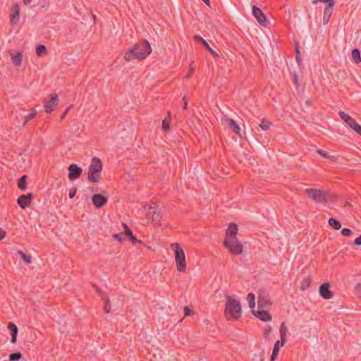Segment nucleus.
I'll use <instances>...</instances> for the list:
<instances>
[{
    "instance_id": "e433bc0d",
    "label": "nucleus",
    "mask_w": 361,
    "mask_h": 361,
    "mask_svg": "<svg viewBox=\"0 0 361 361\" xmlns=\"http://www.w3.org/2000/svg\"><path fill=\"white\" fill-rule=\"evenodd\" d=\"M22 357L20 353H13L9 355L10 361H18Z\"/></svg>"
},
{
    "instance_id": "9b49d317",
    "label": "nucleus",
    "mask_w": 361,
    "mask_h": 361,
    "mask_svg": "<svg viewBox=\"0 0 361 361\" xmlns=\"http://www.w3.org/2000/svg\"><path fill=\"white\" fill-rule=\"evenodd\" d=\"M68 178L71 180H75L80 176L82 173V169L76 164H71L68 167Z\"/></svg>"
},
{
    "instance_id": "c03bdc74",
    "label": "nucleus",
    "mask_w": 361,
    "mask_h": 361,
    "mask_svg": "<svg viewBox=\"0 0 361 361\" xmlns=\"http://www.w3.org/2000/svg\"><path fill=\"white\" fill-rule=\"evenodd\" d=\"M104 310L107 313L110 312L109 299L107 297L105 298Z\"/></svg>"
},
{
    "instance_id": "58836bf2",
    "label": "nucleus",
    "mask_w": 361,
    "mask_h": 361,
    "mask_svg": "<svg viewBox=\"0 0 361 361\" xmlns=\"http://www.w3.org/2000/svg\"><path fill=\"white\" fill-rule=\"evenodd\" d=\"M341 233L343 236H350L353 234V231L350 228H344L341 230Z\"/></svg>"
},
{
    "instance_id": "5701e85b",
    "label": "nucleus",
    "mask_w": 361,
    "mask_h": 361,
    "mask_svg": "<svg viewBox=\"0 0 361 361\" xmlns=\"http://www.w3.org/2000/svg\"><path fill=\"white\" fill-rule=\"evenodd\" d=\"M352 61L355 64H360L361 63V54L360 50L358 48H354L351 52Z\"/></svg>"
},
{
    "instance_id": "8fccbe9b",
    "label": "nucleus",
    "mask_w": 361,
    "mask_h": 361,
    "mask_svg": "<svg viewBox=\"0 0 361 361\" xmlns=\"http://www.w3.org/2000/svg\"><path fill=\"white\" fill-rule=\"evenodd\" d=\"M293 82H294L295 85H296V87H298V80L297 75L295 73H294V75H293Z\"/></svg>"
},
{
    "instance_id": "1a4fd4ad",
    "label": "nucleus",
    "mask_w": 361,
    "mask_h": 361,
    "mask_svg": "<svg viewBox=\"0 0 361 361\" xmlns=\"http://www.w3.org/2000/svg\"><path fill=\"white\" fill-rule=\"evenodd\" d=\"M238 233V225L235 223H231L226 231V238L229 241L238 239L236 235Z\"/></svg>"
},
{
    "instance_id": "37998d69",
    "label": "nucleus",
    "mask_w": 361,
    "mask_h": 361,
    "mask_svg": "<svg viewBox=\"0 0 361 361\" xmlns=\"http://www.w3.org/2000/svg\"><path fill=\"white\" fill-rule=\"evenodd\" d=\"M317 153L319 154H320L322 157H325V158H328L329 159V158L331 157V156L329 154L328 152H326V151H324L322 149H318L317 150Z\"/></svg>"
},
{
    "instance_id": "4468645a",
    "label": "nucleus",
    "mask_w": 361,
    "mask_h": 361,
    "mask_svg": "<svg viewBox=\"0 0 361 361\" xmlns=\"http://www.w3.org/2000/svg\"><path fill=\"white\" fill-rule=\"evenodd\" d=\"M59 103V98L57 94H53L51 95L50 99L44 103L45 111L50 114L53 110L54 107Z\"/></svg>"
},
{
    "instance_id": "20e7f679",
    "label": "nucleus",
    "mask_w": 361,
    "mask_h": 361,
    "mask_svg": "<svg viewBox=\"0 0 361 361\" xmlns=\"http://www.w3.org/2000/svg\"><path fill=\"white\" fill-rule=\"evenodd\" d=\"M305 192L315 202L326 204L329 201L328 196L320 189L307 188Z\"/></svg>"
},
{
    "instance_id": "7ed1b4c3",
    "label": "nucleus",
    "mask_w": 361,
    "mask_h": 361,
    "mask_svg": "<svg viewBox=\"0 0 361 361\" xmlns=\"http://www.w3.org/2000/svg\"><path fill=\"white\" fill-rule=\"evenodd\" d=\"M102 170V162L100 159L94 157L88 169V180L92 183L99 181Z\"/></svg>"
},
{
    "instance_id": "ddd939ff",
    "label": "nucleus",
    "mask_w": 361,
    "mask_h": 361,
    "mask_svg": "<svg viewBox=\"0 0 361 361\" xmlns=\"http://www.w3.org/2000/svg\"><path fill=\"white\" fill-rule=\"evenodd\" d=\"M92 201L94 207L99 209L107 203L108 199L102 194H95L92 197Z\"/></svg>"
},
{
    "instance_id": "79ce46f5",
    "label": "nucleus",
    "mask_w": 361,
    "mask_h": 361,
    "mask_svg": "<svg viewBox=\"0 0 361 361\" xmlns=\"http://www.w3.org/2000/svg\"><path fill=\"white\" fill-rule=\"evenodd\" d=\"M319 1L325 3L326 4L336 3L334 0H313L312 4H316Z\"/></svg>"
},
{
    "instance_id": "9d476101",
    "label": "nucleus",
    "mask_w": 361,
    "mask_h": 361,
    "mask_svg": "<svg viewBox=\"0 0 361 361\" xmlns=\"http://www.w3.org/2000/svg\"><path fill=\"white\" fill-rule=\"evenodd\" d=\"M268 308L258 309L257 311L252 310V313L258 317L260 320L264 322H269L271 320V315L269 313Z\"/></svg>"
},
{
    "instance_id": "72a5a7b5",
    "label": "nucleus",
    "mask_w": 361,
    "mask_h": 361,
    "mask_svg": "<svg viewBox=\"0 0 361 361\" xmlns=\"http://www.w3.org/2000/svg\"><path fill=\"white\" fill-rule=\"evenodd\" d=\"M295 60L298 62V65H300V63L302 62V60L300 58V52L299 50L298 42H295Z\"/></svg>"
},
{
    "instance_id": "49530a36",
    "label": "nucleus",
    "mask_w": 361,
    "mask_h": 361,
    "mask_svg": "<svg viewBox=\"0 0 361 361\" xmlns=\"http://www.w3.org/2000/svg\"><path fill=\"white\" fill-rule=\"evenodd\" d=\"M354 245L356 246L361 245V235L355 238V240H354Z\"/></svg>"
},
{
    "instance_id": "09e8293b",
    "label": "nucleus",
    "mask_w": 361,
    "mask_h": 361,
    "mask_svg": "<svg viewBox=\"0 0 361 361\" xmlns=\"http://www.w3.org/2000/svg\"><path fill=\"white\" fill-rule=\"evenodd\" d=\"M193 70L194 68L192 67H190L189 72L185 75L186 78H190L192 76Z\"/></svg>"
},
{
    "instance_id": "2eb2a0df",
    "label": "nucleus",
    "mask_w": 361,
    "mask_h": 361,
    "mask_svg": "<svg viewBox=\"0 0 361 361\" xmlns=\"http://www.w3.org/2000/svg\"><path fill=\"white\" fill-rule=\"evenodd\" d=\"M194 39L200 43L202 46L205 47L207 50L209 51V53L214 57V58H219V55L217 52H216L210 46L209 44L205 41L204 39H203L201 36L195 35L193 37Z\"/></svg>"
},
{
    "instance_id": "bf43d9fd",
    "label": "nucleus",
    "mask_w": 361,
    "mask_h": 361,
    "mask_svg": "<svg viewBox=\"0 0 361 361\" xmlns=\"http://www.w3.org/2000/svg\"><path fill=\"white\" fill-rule=\"evenodd\" d=\"M264 355V350H262L261 351V356Z\"/></svg>"
},
{
    "instance_id": "a18cd8bd",
    "label": "nucleus",
    "mask_w": 361,
    "mask_h": 361,
    "mask_svg": "<svg viewBox=\"0 0 361 361\" xmlns=\"http://www.w3.org/2000/svg\"><path fill=\"white\" fill-rule=\"evenodd\" d=\"M76 192H77L76 188H73L70 189L69 190V192H68L69 198L70 199L73 198L75 197Z\"/></svg>"
},
{
    "instance_id": "c85d7f7f",
    "label": "nucleus",
    "mask_w": 361,
    "mask_h": 361,
    "mask_svg": "<svg viewBox=\"0 0 361 361\" xmlns=\"http://www.w3.org/2000/svg\"><path fill=\"white\" fill-rule=\"evenodd\" d=\"M249 307L250 309H252V311L254 310V308L255 307V296L252 293H250L247 295V297Z\"/></svg>"
},
{
    "instance_id": "a878e982",
    "label": "nucleus",
    "mask_w": 361,
    "mask_h": 361,
    "mask_svg": "<svg viewBox=\"0 0 361 361\" xmlns=\"http://www.w3.org/2000/svg\"><path fill=\"white\" fill-rule=\"evenodd\" d=\"M280 346H281V341H276L275 342L274 348H273V350H272V353H271V355L270 361H275V360L276 359V357L278 356Z\"/></svg>"
},
{
    "instance_id": "603ef678",
    "label": "nucleus",
    "mask_w": 361,
    "mask_h": 361,
    "mask_svg": "<svg viewBox=\"0 0 361 361\" xmlns=\"http://www.w3.org/2000/svg\"><path fill=\"white\" fill-rule=\"evenodd\" d=\"M182 100H183V109H187V108H188V102H187V101H186L185 97H183V98L182 99Z\"/></svg>"
},
{
    "instance_id": "6e6552de",
    "label": "nucleus",
    "mask_w": 361,
    "mask_h": 361,
    "mask_svg": "<svg viewBox=\"0 0 361 361\" xmlns=\"http://www.w3.org/2000/svg\"><path fill=\"white\" fill-rule=\"evenodd\" d=\"M252 14L255 17L257 22L262 26H266L267 23V19L264 13L262 10L256 6L252 7Z\"/></svg>"
},
{
    "instance_id": "c756f323",
    "label": "nucleus",
    "mask_w": 361,
    "mask_h": 361,
    "mask_svg": "<svg viewBox=\"0 0 361 361\" xmlns=\"http://www.w3.org/2000/svg\"><path fill=\"white\" fill-rule=\"evenodd\" d=\"M311 283H312V280L310 277H306V278L303 279V280L301 282L300 289L302 290H307L310 287Z\"/></svg>"
},
{
    "instance_id": "2f4dec72",
    "label": "nucleus",
    "mask_w": 361,
    "mask_h": 361,
    "mask_svg": "<svg viewBox=\"0 0 361 361\" xmlns=\"http://www.w3.org/2000/svg\"><path fill=\"white\" fill-rule=\"evenodd\" d=\"M26 176H23L19 180L18 188L22 190H25L26 189Z\"/></svg>"
},
{
    "instance_id": "f704fd0d",
    "label": "nucleus",
    "mask_w": 361,
    "mask_h": 361,
    "mask_svg": "<svg viewBox=\"0 0 361 361\" xmlns=\"http://www.w3.org/2000/svg\"><path fill=\"white\" fill-rule=\"evenodd\" d=\"M271 124V123L269 122V121L262 120L261 121V123H259V127L262 128V130H267L269 128Z\"/></svg>"
},
{
    "instance_id": "f3484780",
    "label": "nucleus",
    "mask_w": 361,
    "mask_h": 361,
    "mask_svg": "<svg viewBox=\"0 0 361 361\" xmlns=\"http://www.w3.org/2000/svg\"><path fill=\"white\" fill-rule=\"evenodd\" d=\"M171 114L170 111L167 112V116L162 120L161 130L163 132L169 133L171 130Z\"/></svg>"
},
{
    "instance_id": "393cba45",
    "label": "nucleus",
    "mask_w": 361,
    "mask_h": 361,
    "mask_svg": "<svg viewBox=\"0 0 361 361\" xmlns=\"http://www.w3.org/2000/svg\"><path fill=\"white\" fill-rule=\"evenodd\" d=\"M11 58L12 62L15 66H20L23 61V55L20 52H17L16 54H11Z\"/></svg>"
},
{
    "instance_id": "473e14b6",
    "label": "nucleus",
    "mask_w": 361,
    "mask_h": 361,
    "mask_svg": "<svg viewBox=\"0 0 361 361\" xmlns=\"http://www.w3.org/2000/svg\"><path fill=\"white\" fill-rule=\"evenodd\" d=\"M46 52H47V48L43 44L38 46L36 49V54L39 56L44 55L46 54Z\"/></svg>"
},
{
    "instance_id": "6ab92c4d",
    "label": "nucleus",
    "mask_w": 361,
    "mask_h": 361,
    "mask_svg": "<svg viewBox=\"0 0 361 361\" xmlns=\"http://www.w3.org/2000/svg\"><path fill=\"white\" fill-rule=\"evenodd\" d=\"M226 123H227L228 126L232 129V130L238 134L240 137H241L240 135V126L236 123V122L230 118H226L225 119Z\"/></svg>"
},
{
    "instance_id": "b1692460",
    "label": "nucleus",
    "mask_w": 361,
    "mask_h": 361,
    "mask_svg": "<svg viewBox=\"0 0 361 361\" xmlns=\"http://www.w3.org/2000/svg\"><path fill=\"white\" fill-rule=\"evenodd\" d=\"M280 336H281V345L283 346L286 341V333H287V327L284 322H283L281 325L279 329Z\"/></svg>"
},
{
    "instance_id": "f257e3e1",
    "label": "nucleus",
    "mask_w": 361,
    "mask_h": 361,
    "mask_svg": "<svg viewBox=\"0 0 361 361\" xmlns=\"http://www.w3.org/2000/svg\"><path fill=\"white\" fill-rule=\"evenodd\" d=\"M152 51L151 46L148 41L145 40L135 44L131 49L128 50L124 55L126 61L145 59Z\"/></svg>"
},
{
    "instance_id": "4c0bfd02",
    "label": "nucleus",
    "mask_w": 361,
    "mask_h": 361,
    "mask_svg": "<svg viewBox=\"0 0 361 361\" xmlns=\"http://www.w3.org/2000/svg\"><path fill=\"white\" fill-rule=\"evenodd\" d=\"M114 238L118 242H122L126 240L125 234L123 233H119L113 235Z\"/></svg>"
},
{
    "instance_id": "0eeeda50",
    "label": "nucleus",
    "mask_w": 361,
    "mask_h": 361,
    "mask_svg": "<svg viewBox=\"0 0 361 361\" xmlns=\"http://www.w3.org/2000/svg\"><path fill=\"white\" fill-rule=\"evenodd\" d=\"M271 305L269 295L264 290H259L258 294V309L269 308Z\"/></svg>"
},
{
    "instance_id": "a19ab883",
    "label": "nucleus",
    "mask_w": 361,
    "mask_h": 361,
    "mask_svg": "<svg viewBox=\"0 0 361 361\" xmlns=\"http://www.w3.org/2000/svg\"><path fill=\"white\" fill-rule=\"evenodd\" d=\"M358 135H361V126L356 123L353 126V128Z\"/></svg>"
},
{
    "instance_id": "f8f14e48",
    "label": "nucleus",
    "mask_w": 361,
    "mask_h": 361,
    "mask_svg": "<svg viewBox=\"0 0 361 361\" xmlns=\"http://www.w3.org/2000/svg\"><path fill=\"white\" fill-rule=\"evenodd\" d=\"M330 283H324L319 288V293L324 299H331L333 298V293L330 290Z\"/></svg>"
},
{
    "instance_id": "a211bd4d",
    "label": "nucleus",
    "mask_w": 361,
    "mask_h": 361,
    "mask_svg": "<svg viewBox=\"0 0 361 361\" xmlns=\"http://www.w3.org/2000/svg\"><path fill=\"white\" fill-rule=\"evenodd\" d=\"M122 225L124 229L123 233L125 234V236H127L129 240H130L133 244L140 243V241L138 240L133 234V232L130 230V228L125 223H123Z\"/></svg>"
},
{
    "instance_id": "de8ad7c7",
    "label": "nucleus",
    "mask_w": 361,
    "mask_h": 361,
    "mask_svg": "<svg viewBox=\"0 0 361 361\" xmlns=\"http://www.w3.org/2000/svg\"><path fill=\"white\" fill-rule=\"evenodd\" d=\"M73 106L72 104H71L68 108L65 111V112L62 114V116H61V120H63L64 119L65 116H66V114H68V111L71 109V107Z\"/></svg>"
},
{
    "instance_id": "4be33fe9",
    "label": "nucleus",
    "mask_w": 361,
    "mask_h": 361,
    "mask_svg": "<svg viewBox=\"0 0 361 361\" xmlns=\"http://www.w3.org/2000/svg\"><path fill=\"white\" fill-rule=\"evenodd\" d=\"M340 117L351 128H353V126H354L357 122L356 121L350 117L348 114L340 111L338 113Z\"/></svg>"
},
{
    "instance_id": "412c9836",
    "label": "nucleus",
    "mask_w": 361,
    "mask_h": 361,
    "mask_svg": "<svg viewBox=\"0 0 361 361\" xmlns=\"http://www.w3.org/2000/svg\"><path fill=\"white\" fill-rule=\"evenodd\" d=\"M8 328L11 331V342L13 343H15L16 342L17 336H18V327L14 323L9 322L8 324Z\"/></svg>"
},
{
    "instance_id": "3c124183",
    "label": "nucleus",
    "mask_w": 361,
    "mask_h": 361,
    "mask_svg": "<svg viewBox=\"0 0 361 361\" xmlns=\"http://www.w3.org/2000/svg\"><path fill=\"white\" fill-rule=\"evenodd\" d=\"M330 17H326V16H323V24L326 25L329 21Z\"/></svg>"
},
{
    "instance_id": "bb28decb",
    "label": "nucleus",
    "mask_w": 361,
    "mask_h": 361,
    "mask_svg": "<svg viewBox=\"0 0 361 361\" xmlns=\"http://www.w3.org/2000/svg\"><path fill=\"white\" fill-rule=\"evenodd\" d=\"M329 225L334 230H339L341 228V224L335 218L331 217L328 220Z\"/></svg>"
},
{
    "instance_id": "423d86ee",
    "label": "nucleus",
    "mask_w": 361,
    "mask_h": 361,
    "mask_svg": "<svg viewBox=\"0 0 361 361\" xmlns=\"http://www.w3.org/2000/svg\"><path fill=\"white\" fill-rule=\"evenodd\" d=\"M223 244L233 255H240L243 252V245L238 239L231 241L224 240Z\"/></svg>"
},
{
    "instance_id": "6e6d98bb",
    "label": "nucleus",
    "mask_w": 361,
    "mask_h": 361,
    "mask_svg": "<svg viewBox=\"0 0 361 361\" xmlns=\"http://www.w3.org/2000/svg\"><path fill=\"white\" fill-rule=\"evenodd\" d=\"M305 103L306 104L310 106L312 105V100L310 99V98H307L306 100H305Z\"/></svg>"
},
{
    "instance_id": "39448f33",
    "label": "nucleus",
    "mask_w": 361,
    "mask_h": 361,
    "mask_svg": "<svg viewBox=\"0 0 361 361\" xmlns=\"http://www.w3.org/2000/svg\"><path fill=\"white\" fill-rule=\"evenodd\" d=\"M175 250V259L176 263L177 269L180 272L185 271V255L183 249L178 244H176Z\"/></svg>"
},
{
    "instance_id": "052dcab7",
    "label": "nucleus",
    "mask_w": 361,
    "mask_h": 361,
    "mask_svg": "<svg viewBox=\"0 0 361 361\" xmlns=\"http://www.w3.org/2000/svg\"><path fill=\"white\" fill-rule=\"evenodd\" d=\"M263 360H264V359H263V358H261V361H263Z\"/></svg>"
},
{
    "instance_id": "c9c22d12",
    "label": "nucleus",
    "mask_w": 361,
    "mask_h": 361,
    "mask_svg": "<svg viewBox=\"0 0 361 361\" xmlns=\"http://www.w3.org/2000/svg\"><path fill=\"white\" fill-rule=\"evenodd\" d=\"M36 114H37V111L35 109H32L30 113H29L27 115H26L25 116V121L23 122V125H25L30 120H31L32 118H34Z\"/></svg>"
},
{
    "instance_id": "dca6fc26",
    "label": "nucleus",
    "mask_w": 361,
    "mask_h": 361,
    "mask_svg": "<svg viewBox=\"0 0 361 361\" xmlns=\"http://www.w3.org/2000/svg\"><path fill=\"white\" fill-rule=\"evenodd\" d=\"M32 198V193H29L27 195H23L18 198L17 202L21 208L25 209L28 205L30 204Z\"/></svg>"
},
{
    "instance_id": "ea45409f",
    "label": "nucleus",
    "mask_w": 361,
    "mask_h": 361,
    "mask_svg": "<svg viewBox=\"0 0 361 361\" xmlns=\"http://www.w3.org/2000/svg\"><path fill=\"white\" fill-rule=\"evenodd\" d=\"M184 314H185V316H190V315L193 314L194 312L188 306H185L184 307Z\"/></svg>"
},
{
    "instance_id": "13d9d810",
    "label": "nucleus",
    "mask_w": 361,
    "mask_h": 361,
    "mask_svg": "<svg viewBox=\"0 0 361 361\" xmlns=\"http://www.w3.org/2000/svg\"><path fill=\"white\" fill-rule=\"evenodd\" d=\"M207 5L209 6L210 0H202Z\"/></svg>"
},
{
    "instance_id": "5fc2aeb1",
    "label": "nucleus",
    "mask_w": 361,
    "mask_h": 361,
    "mask_svg": "<svg viewBox=\"0 0 361 361\" xmlns=\"http://www.w3.org/2000/svg\"><path fill=\"white\" fill-rule=\"evenodd\" d=\"M5 232L0 228V240L5 238Z\"/></svg>"
},
{
    "instance_id": "aec40b11",
    "label": "nucleus",
    "mask_w": 361,
    "mask_h": 361,
    "mask_svg": "<svg viewBox=\"0 0 361 361\" xmlns=\"http://www.w3.org/2000/svg\"><path fill=\"white\" fill-rule=\"evenodd\" d=\"M20 18V8L19 6L16 4L13 6V13L11 16V23L12 25H16Z\"/></svg>"
},
{
    "instance_id": "864d4df0",
    "label": "nucleus",
    "mask_w": 361,
    "mask_h": 361,
    "mask_svg": "<svg viewBox=\"0 0 361 361\" xmlns=\"http://www.w3.org/2000/svg\"><path fill=\"white\" fill-rule=\"evenodd\" d=\"M270 331H271V327L270 326H269V328L267 329H265V331H264V337L265 338L268 337Z\"/></svg>"
},
{
    "instance_id": "f03ea898",
    "label": "nucleus",
    "mask_w": 361,
    "mask_h": 361,
    "mask_svg": "<svg viewBox=\"0 0 361 361\" xmlns=\"http://www.w3.org/2000/svg\"><path fill=\"white\" fill-rule=\"evenodd\" d=\"M225 315L229 320H236L241 316V305L239 301L231 296L227 298L225 305Z\"/></svg>"
},
{
    "instance_id": "7c9ffc66",
    "label": "nucleus",
    "mask_w": 361,
    "mask_h": 361,
    "mask_svg": "<svg viewBox=\"0 0 361 361\" xmlns=\"http://www.w3.org/2000/svg\"><path fill=\"white\" fill-rule=\"evenodd\" d=\"M18 254L20 257L25 262L26 264H30L32 262V257L30 256L27 255L23 251H18Z\"/></svg>"
},
{
    "instance_id": "cd10ccee",
    "label": "nucleus",
    "mask_w": 361,
    "mask_h": 361,
    "mask_svg": "<svg viewBox=\"0 0 361 361\" xmlns=\"http://www.w3.org/2000/svg\"><path fill=\"white\" fill-rule=\"evenodd\" d=\"M334 5L335 4H326L324 9V16H326V17H331L333 13V8Z\"/></svg>"
},
{
    "instance_id": "4d7b16f0",
    "label": "nucleus",
    "mask_w": 361,
    "mask_h": 361,
    "mask_svg": "<svg viewBox=\"0 0 361 361\" xmlns=\"http://www.w3.org/2000/svg\"><path fill=\"white\" fill-rule=\"evenodd\" d=\"M23 2L25 5H27L32 2V0H23Z\"/></svg>"
}]
</instances>
